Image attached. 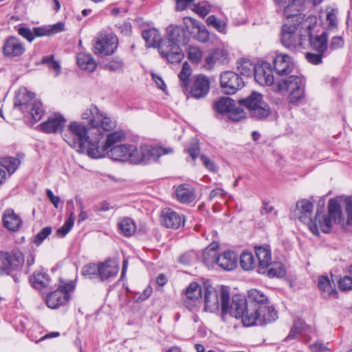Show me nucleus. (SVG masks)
<instances>
[{
    "mask_svg": "<svg viewBox=\"0 0 352 352\" xmlns=\"http://www.w3.org/2000/svg\"><path fill=\"white\" fill-rule=\"evenodd\" d=\"M76 219V215L74 211H71L68 219L64 224L56 230V234L60 237H65L72 228Z\"/></svg>",
    "mask_w": 352,
    "mask_h": 352,
    "instance_id": "45",
    "label": "nucleus"
},
{
    "mask_svg": "<svg viewBox=\"0 0 352 352\" xmlns=\"http://www.w3.org/2000/svg\"><path fill=\"white\" fill-rule=\"evenodd\" d=\"M64 140L78 151L82 152L87 149L89 156L90 148L94 147L92 144H96L94 141L96 140V135L94 136L91 128H88L84 123L71 122L64 134Z\"/></svg>",
    "mask_w": 352,
    "mask_h": 352,
    "instance_id": "6",
    "label": "nucleus"
},
{
    "mask_svg": "<svg viewBox=\"0 0 352 352\" xmlns=\"http://www.w3.org/2000/svg\"><path fill=\"white\" fill-rule=\"evenodd\" d=\"M255 253L258 261L257 271L259 274H264V270L272 263L271 250L268 246H259L255 248Z\"/></svg>",
    "mask_w": 352,
    "mask_h": 352,
    "instance_id": "27",
    "label": "nucleus"
},
{
    "mask_svg": "<svg viewBox=\"0 0 352 352\" xmlns=\"http://www.w3.org/2000/svg\"><path fill=\"white\" fill-rule=\"evenodd\" d=\"M118 47V38L113 34H101L95 45V54L110 55Z\"/></svg>",
    "mask_w": 352,
    "mask_h": 352,
    "instance_id": "16",
    "label": "nucleus"
},
{
    "mask_svg": "<svg viewBox=\"0 0 352 352\" xmlns=\"http://www.w3.org/2000/svg\"><path fill=\"white\" fill-rule=\"evenodd\" d=\"M295 63L293 58L287 54L279 53L273 58V67L278 76H287L294 70Z\"/></svg>",
    "mask_w": 352,
    "mask_h": 352,
    "instance_id": "17",
    "label": "nucleus"
},
{
    "mask_svg": "<svg viewBox=\"0 0 352 352\" xmlns=\"http://www.w3.org/2000/svg\"><path fill=\"white\" fill-rule=\"evenodd\" d=\"M201 160L204 164V166L211 172H216L217 170V167L214 164V163L211 161L208 157L205 155L201 156Z\"/></svg>",
    "mask_w": 352,
    "mask_h": 352,
    "instance_id": "62",
    "label": "nucleus"
},
{
    "mask_svg": "<svg viewBox=\"0 0 352 352\" xmlns=\"http://www.w3.org/2000/svg\"><path fill=\"white\" fill-rule=\"evenodd\" d=\"M75 285L72 280L67 283L61 282L58 288L46 296V305L51 309H57L65 305L70 298L69 292L73 291Z\"/></svg>",
    "mask_w": 352,
    "mask_h": 352,
    "instance_id": "14",
    "label": "nucleus"
},
{
    "mask_svg": "<svg viewBox=\"0 0 352 352\" xmlns=\"http://www.w3.org/2000/svg\"><path fill=\"white\" fill-rule=\"evenodd\" d=\"M344 210L346 214V220L342 215V207L340 202L336 199H330L328 202V214L331 221L336 224L340 225L345 230H349V226H352V196L344 199Z\"/></svg>",
    "mask_w": 352,
    "mask_h": 352,
    "instance_id": "10",
    "label": "nucleus"
},
{
    "mask_svg": "<svg viewBox=\"0 0 352 352\" xmlns=\"http://www.w3.org/2000/svg\"><path fill=\"white\" fill-rule=\"evenodd\" d=\"M2 222L4 228L10 232L19 230L22 225L21 217L12 208L5 210L2 215Z\"/></svg>",
    "mask_w": 352,
    "mask_h": 352,
    "instance_id": "24",
    "label": "nucleus"
},
{
    "mask_svg": "<svg viewBox=\"0 0 352 352\" xmlns=\"http://www.w3.org/2000/svg\"><path fill=\"white\" fill-rule=\"evenodd\" d=\"M166 32L167 39L159 45V52L170 63H179L184 56L180 47L188 42V32L179 25H170Z\"/></svg>",
    "mask_w": 352,
    "mask_h": 352,
    "instance_id": "3",
    "label": "nucleus"
},
{
    "mask_svg": "<svg viewBox=\"0 0 352 352\" xmlns=\"http://www.w3.org/2000/svg\"><path fill=\"white\" fill-rule=\"evenodd\" d=\"M197 259V254L194 251H190L182 254L178 261L183 265H190Z\"/></svg>",
    "mask_w": 352,
    "mask_h": 352,
    "instance_id": "55",
    "label": "nucleus"
},
{
    "mask_svg": "<svg viewBox=\"0 0 352 352\" xmlns=\"http://www.w3.org/2000/svg\"><path fill=\"white\" fill-rule=\"evenodd\" d=\"M256 65L248 58H241L237 61V70L241 75L250 77L254 74Z\"/></svg>",
    "mask_w": 352,
    "mask_h": 352,
    "instance_id": "36",
    "label": "nucleus"
},
{
    "mask_svg": "<svg viewBox=\"0 0 352 352\" xmlns=\"http://www.w3.org/2000/svg\"><path fill=\"white\" fill-rule=\"evenodd\" d=\"M219 78L221 87L226 94H234L244 86L242 78L234 72H222Z\"/></svg>",
    "mask_w": 352,
    "mask_h": 352,
    "instance_id": "15",
    "label": "nucleus"
},
{
    "mask_svg": "<svg viewBox=\"0 0 352 352\" xmlns=\"http://www.w3.org/2000/svg\"><path fill=\"white\" fill-rule=\"evenodd\" d=\"M41 64L47 66L50 70L54 72V76H58L61 72L60 63L54 59L53 54L43 56L41 59Z\"/></svg>",
    "mask_w": 352,
    "mask_h": 352,
    "instance_id": "40",
    "label": "nucleus"
},
{
    "mask_svg": "<svg viewBox=\"0 0 352 352\" xmlns=\"http://www.w3.org/2000/svg\"><path fill=\"white\" fill-rule=\"evenodd\" d=\"M76 59L77 64L80 69L89 72H93L96 70L97 63L91 54L79 53Z\"/></svg>",
    "mask_w": 352,
    "mask_h": 352,
    "instance_id": "32",
    "label": "nucleus"
},
{
    "mask_svg": "<svg viewBox=\"0 0 352 352\" xmlns=\"http://www.w3.org/2000/svg\"><path fill=\"white\" fill-rule=\"evenodd\" d=\"M229 119L233 121H239L245 118V113L243 109L239 107H236L235 104L230 108L227 114Z\"/></svg>",
    "mask_w": 352,
    "mask_h": 352,
    "instance_id": "52",
    "label": "nucleus"
},
{
    "mask_svg": "<svg viewBox=\"0 0 352 352\" xmlns=\"http://www.w3.org/2000/svg\"><path fill=\"white\" fill-rule=\"evenodd\" d=\"M322 54L323 53L318 52V54L307 52L305 54V58L309 63L313 65H318L322 61Z\"/></svg>",
    "mask_w": 352,
    "mask_h": 352,
    "instance_id": "59",
    "label": "nucleus"
},
{
    "mask_svg": "<svg viewBox=\"0 0 352 352\" xmlns=\"http://www.w3.org/2000/svg\"><path fill=\"white\" fill-rule=\"evenodd\" d=\"M30 282L35 289H42L47 287L50 282V278L46 271L37 270L34 272L30 278Z\"/></svg>",
    "mask_w": 352,
    "mask_h": 352,
    "instance_id": "34",
    "label": "nucleus"
},
{
    "mask_svg": "<svg viewBox=\"0 0 352 352\" xmlns=\"http://www.w3.org/2000/svg\"><path fill=\"white\" fill-rule=\"evenodd\" d=\"M3 55L9 58L21 56L25 52V46L16 36H8L3 46Z\"/></svg>",
    "mask_w": 352,
    "mask_h": 352,
    "instance_id": "19",
    "label": "nucleus"
},
{
    "mask_svg": "<svg viewBox=\"0 0 352 352\" xmlns=\"http://www.w3.org/2000/svg\"><path fill=\"white\" fill-rule=\"evenodd\" d=\"M234 104V100L228 97H222L214 102V109L220 113H227Z\"/></svg>",
    "mask_w": 352,
    "mask_h": 352,
    "instance_id": "41",
    "label": "nucleus"
},
{
    "mask_svg": "<svg viewBox=\"0 0 352 352\" xmlns=\"http://www.w3.org/2000/svg\"><path fill=\"white\" fill-rule=\"evenodd\" d=\"M305 82L302 76L292 75L282 78L277 83V91L280 94L289 93L288 100L296 104L305 97Z\"/></svg>",
    "mask_w": 352,
    "mask_h": 352,
    "instance_id": "9",
    "label": "nucleus"
},
{
    "mask_svg": "<svg viewBox=\"0 0 352 352\" xmlns=\"http://www.w3.org/2000/svg\"><path fill=\"white\" fill-rule=\"evenodd\" d=\"M82 120H88L93 133L96 135L103 131H110L116 127V121L96 105L91 104L81 115Z\"/></svg>",
    "mask_w": 352,
    "mask_h": 352,
    "instance_id": "7",
    "label": "nucleus"
},
{
    "mask_svg": "<svg viewBox=\"0 0 352 352\" xmlns=\"http://www.w3.org/2000/svg\"><path fill=\"white\" fill-rule=\"evenodd\" d=\"M142 36L145 41L146 46L148 47H158L162 43V39L160 33L155 28H150L143 30Z\"/></svg>",
    "mask_w": 352,
    "mask_h": 352,
    "instance_id": "31",
    "label": "nucleus"
},
{
    "mask_svg": "<svg viewBox=\"0 0 352 352\" xmlns=\"http://www.w3.org/2000/svg\"><path fill=\"white\" fill-rule=\"evenodd\" d=\"M238 256L233 251H225L219 255L218 267L225 271H232L237 266Z\"/></svg>",
    "mask_w": 352,
    "mask_h": 352,
    "instance_id": "28",
    "label": "nucleus"
},
{
    "mask_svg": "<svg viewBox=\"0 0 352 352\" xmlns=\"http://www.w3.org/2000/svg\"><path fill=\"white\" fill-rule=\"evenodd\" d=\"M123 67L124 63L118 57L113 58L103 65L104 69L113 72H120L123 70Z\"/></svg>",
    "mask_w": 352,
    "mask_h": 352,
    "instance_id": "48",
    "label": "nucleus"
},
{
    "mask_svg": "<svg viewBox=\"0 0 352 352\" xmlns=\"http://www.w3.org/2000/svg\"><path fill=\"white\" fill-rule=\"evenodd\" d=\"M21 161L14 157H4L0 158V166L5 168L10 175L13 174L19 168Z\"/></svg>",
    "mask_w": 352,
    "mask_h": 352,
    "instance_id": "39",
    "label": "nucleus"
},
{
    "mask_svg": "<svg viewBox=\"0 0 352 352\" xmlns=\"http://www.w3.org/2000/svg\"><path fill=\"white\" fill-rule=\"evenodd\" d=\"M308 228L316 236L319 235V230L324 233H329L332 228L331 217L327 214H321L318 211L314 219L309 223Z\"/></svg>",
    "mask_w": 352,
    "mask_h": 352,
    "instance_id": "18",
    "label": "nucleus"
},
{
    "mask_svg": "<svg viewBox=\"0 0 352 352\" xmlns=\"http://www.w3.org/2000/svg\"><path fill=\"white\" fill-rule=\"evenodd\" d=\"M170 148H164L161 146L142 145L138 149L135 145L122 144L116 145L105 151L111 159L115 161L129 162L131 164H148L156 161L160 156L172 153Z\"/></svg>",
    "mask_w": 352,
    "mask_h": 352,
    "instance_id": "2",
    "label": "nucleus"
},
{
    "mask_svg": "<svg viewBox=\"0 0 352 352\" xmlns=\"http://www.w3.org/2000/svg\"><path fill=\"white\" fill-rule=\"evenodd\" d=\"M215 60L218 63L226 64L228 62L229 54L226 50L217 48L212 50Z\"/></svg>",
    "mask_w": 352,
    "mask_h": 352,
    "instance_id": "53",
    "label": "nucleus"
},
{
    "mask_svg": "<svg viewBox=\"0 0 352 352\" xmlns=\"http://www.w3.org/2000/svg\"><path fill=\"white\" fill-rule=\"evenodd\" d=\"M118 230L121 234L129 237L136 231V225L134 220L130 217H122L118 222Z\"/></svg>",
    "mask_w": 352,
    "mask_h": 352,
    "instance_id": "35",
    "label": "nucleus"
},
{
    "mask_svg": "<svg viewBox=\"0 0 352 352\" xmlns=\"http://www.w3.org/2000/svg\"><path fill=\"white\" fill-rule=\"evenodd\" d=\"M192 70L190 65L188 62H184L182 65V69L179 74H178V77L182 82V86L184 88L187 89L189 82V78L191 75Z\"/></svg>",
    "mask_w": 352,
    "mask_h": 352,
    "instance_id": "49",
    "label": "nucleus"
},
{
    "mask_svg": "<svg viewBox=\"0 0 352 352\" xmlns=\"http://www.w3.org/2000/svg\"><path fill=\"white\" fill-rule=\"evenodd\" d=\"M193 28L197 30L195 35V38L201 43H206L209 40V32L206 29L205 26L196 20L192 21Z\"/></svg>",
    "mask_w": 352,
    "mask_h": 352,
    "instance_id": "42",
    "label": "nucleus"
},
{
    "mask_svg": "<svg viewBox=\"0 0 352 352\" xmlns=\"http://www.w3.org/2000/svg\"><path fill=\"white\" fill-rule=\"evenodd\" d=\"M219 244L213 242L210 243L203 252L202 262L209 269H214L218 267L217 259H219L218 253Z\"/></svg>",
    "mask_w": 352,
    "mask_h": 352,
    "instance_id": "26",
    "label": "nucleus"
},
{
    "mask_svg": "<svg viewBox=\"0 0 352 352\" xmlns=\"http://www.w3.org/2000/svg\"><path fill=\"white\" fill-rule=\"evenodd\" d=\"M99 278L104 281L111 278L116 277L119 271L118 265L112 260H107L100 263Z\"/></svg>",
    "mask_w": 352,
    "mask_h": 352,
    "instance_id": "30",
    "label": "nucleus"
},
{
    "mask_svg": "<svg viewBox=\"0 0 352 352\" xmlns=\"http://www.w3.org/2000/svg\"><path fill=\"white\" fill-rule=\"evenodd\" d=\"M162 221L166 228L177 229L184 224V218L171 208H165L162 211Z\"/></svg>",
    "mask_w": 352,
    "mask_h": 352,
    "instance_id": "25",
    "label": "nucleus"
},
{
    "mask_svg": "<svg viewBox=\"0 0 352 352\" xmlns=\"http://www.w3.org/2000/svg\"><path fill=\"white\" fill-rule=\"evenodd\" d=\"M254 76L256 82L262 86L272 85L274 81L271 64L266 61L256 65Z\"/></svg>",
    "mask_w": 352,
    "mask_h": 352,
    "instance_id": "20",
    "label": "nucleus"
},
{
    "mask_svg": "<svg viewBox=\"0 0 352 352\" xmlns=\"http://www.w3.org/2000/svg\"><path fill=\"white\" fill-rule=\"evenodd\" d=\"M25 261L23 254L20 252H0V275L14 276L20 271Z\"/></svg>",
    "mask_w": 352,
    "mask_h": 352,
    "instance_id": "13",
    "label": "nucleus"
},
{
    "mask_svg": "<svg viewBox=\"0 0 352 352\" xmlns=\"http://www.w3.org/2000/svg\"><path fill=\"white\" fill-rule=\"evenodd\" d=\"M104 136V133H99L96 135V144L89 151V157L98 159L105 156V151L115 146L116 144L120 142L125 138V133L123 131H116L108 134L104 144H100V140Z\"/></svg>",
    "mask_w": 352,
    "mask_h": 352,
    "instance_id": "12",
    "label": "nucleus"
},
{
    "mask_svg": "<svg viewBox=\"0 0 352 352\" xmlns=\"http://www.w3.org/2000/svg\"><path fill=\"white\" fill-rule=\"evenodd\" d=\"M100 263H89L82 267L81 273L83 276L93 279L96 278H99L100 273Z\"/></svg>",
    "mask_w": 352,
    "mask_h": 352,
    "instance_id": "43",
    "label": "nucleus"
},
{
    "mask_svg": "<svg viewBox=\"0 0 352 352\" xmlns=\"http://www.w3.org/2000/svg\"><path fill=\"white\" fill-rule=\"evenodd\" d=\"M188 153L192 160H195L198 157L199 154V140L197 139H194L192 141L191 146L188 149Z\"/></svg>",
    "mask_w": 352,
    "mask_h": 352,
    "instance_id": "60",
    "label": "nucleus"
},
{
    "mask_svg": "<svg viewBox=\"0 0 352 352\" xmlns=\"http://www.w3.org/2000/svg\"><path fill=\"white\" fill-rule=\"evenodd\" d=\"M206 23L208 25L212 26L219 33L223 34L227 33V23L223 20L219 19L216 16H209L206 19Z\"/></svg>",
    "mask_w": 352,
    "mask_h": 352,
    "instance_id": "44",
    "label": "nucleus"
},
{
    "mask_svg": "<svg viewBox=\"0 0 352 352\" xmlns=\"http://www.w3.org/2000/svg\"><path fill=\"white\" fill-rule=\"evenodd\" d=\"M265 273L268 277L272 278H282L286 275V270L284 265L280 263L272 262L269 267L264 270Z\"/></svg>",
    "mask_w": 352,
    "mask_h": 352,
    "instance_id": "37",
    "label": "nucleus"
},
{
    "mask_svg": "<svg viewBox=\"0 0 352 352\" xmlns=\"http://www.w3.org/2000/svg\"><path fill=\"white\" fill-rule=\"evenodd\" d=\"M294 3L289 4L284 9V15L288 21L282 27L281 43L284 47L292 50L297 51L302 48V36L297 31L299 25L302 23V16L299 14L298 10L293 12Z\"/></svg>",
    "mask_w": 352,
    "mask_h": 352,
    "instance_id": "4",
    "label": "nucleus"
},
{
    "mask_svg": "<svg viewBox=\"0 0 352 352\" xmlns=\"http://www.w3.org/2000/svg\"><path fill=\"white\" fill-rule=\"evenodd\" d=\"M34 29V36L40 37L43 36H50L52 34V30L49 27L41 26L35 27Z\"/></svg>",
    "mask_w": 352,
    "mask_h": 352,
    "instance_id": "61",
    "label": "nucleus"
},
{
    "mask_svg": "<svg viewBox=\"0 0 352 352\" xmlns=\"http://www.w3.org/2000/svg\"><path fill=\"white\" fill-rule=\"evenodd\" d=\"M210 90V81L204 75H198L191 87L190 94L192 98L199 99L205 97Z\"/></svg>",
    "mask_w": 352,
    "mask_h": 352,
    "instance_id": "21",
    "label": "nucleus"
},
{
    "mask_svg": "<svg viewBox=\"0 0 352 352\" xmlns=\"http://www.w3.org/2000/svg\"><path fill=\"white\" fill-rule=\"evenodd\" d=\"M344 45V40L341 36H334L331 41L329 47L331 50H338Z\"/></svg>",
    "mask_w": 352,
    "mask_h": 352,
    "instance_id": "63",
    "label": "nucleus"
},
{
    "mask_svg": "<svg viewBox=\"0 0 352 352\" xmlns=\"http://www.w3.org/2000/svg\"><path fill=\"white\" fill-rule=\"evenodd\" d=\"M241 267L245 270H250L255 265L253 254L250 252H244L240 256Z\"/></svg>",
    "mask_w": 352,
    "mask_h": 352,
    "instance_id": "47",
    "label": "nucleus"
},
{
    "mask_svg": "<svg viewBox=\"0 0 352 352\" xmlns=\"http://www.w3.org/2000/svg\"><path fill=\"white\" fill-rule=\"evenodd\" d=\"M65 119L59 114H54L40 124L41 131L47 133L61 132L63 129Z\"/></svg>",
    "mask_w": 352,
    "mask_h": 352,
    "instance_id": "23",
    "label": "nucleus"
},
{
    "mask_svg": "<svg viewBox=\"0 0 352 352\" xmlns=\"http://www.w3.org/2000/svg\"><path fill=\"white\" fill-rule=\"evenodd\" d=\"M239 103L247 108L252 118L258 120L265 119L271 113L270 107L263 100V95L256 91L246 98L239 100Z\"/></svg>",
    "mask_w": 352,
    "mask_h": 352,
    "instance_id": "11",
    "label": "nucleus"
},
{
    "mask_svg": "<svg viewBox=\"0 0 352 352\" xmlns=\"http://www.w3.org/2000/svg\"><path fill=\"white\" fill-rule=\"evenodd\" d=\"M294 212L299 220L308 226L309 223L313 219H311L313 204L306 199L299 200L296 204Z\"/></svg>",
    "mask_w": 352,
    "mask_h": 352,
    "instance_id": "22",
    "label": "nucleus"
},
{
    "mask_svg": "<svg viewBox=\"0 0 352 352\" xmlns=\"http://www.w3.org/2000/svg\"><path fill=\"white\" fill-rule=\"evenodd\" d=\"M51 233L52 228L50 226L45 227L34 236L33 242L37 245H40Z\"/></svg>",
    "mask_w": 352,
    "mask_h": 352,
    "instance_id": "54",
    "label": "nucleus"
},
{
    "mask_svg": "<svg viewBox=\"0 0 352 352\" xmlns=\"http://www.w3.org/2000/svg\"><path fill=\"white\" fill-rule=\"evenodd\" d=\"M318 287L324 298L336 296L338 293L336 289L333 287L331 282L327 276H320L318 280Z\"/></svg>",
    "mask_w": 352,
    "mask_h": 352,
    "instance_id": "33",
    "label": "nucleus"
},
{
    "mask_svg": "<svg viewBox=\"0 0 352 352\" xmlns=\"http://www.w3.org/2000/svg\"><path fill=\"white\" fill-rule=\"evenodd\" d=\"M15 30L19 35L25 38L28 42L31 43L34 39V29L26 28L23 25H19L14 27Z\"/></svg>",
    "mask_w": 352,
    "mask_h": 352,
    "instance_id": "51",
    "label": "nucleus"
},
{
    "mask_svg": "<svg viewBox=\"0 0 352 352\" xmlns=\"http://www.w3.org/2000/svg\"><path fill=\"white\" fill-rule=\"evenodd\" d=\"M339 287L341 290H351L352 289V276H344L338 282Z\"/></svg>",
    "mask_w": 352,
    "mask_h": 352,
    "instance_id": "58",
    "label": "nucleus"
},
{
    "mask_svg": "<svg viewBox=\"0 0 352 352\" xmlns=\"http://www.w3.org/2000/svg\"><path fill=\"white\" fill-rule=\"evenodd\" d=\"M310 43L312 47L318 53H324L327 49V35L323 32L316 37H310Z\"/></svg>",
    "mask_w": 352,
    "mask_h": 352,
    "instance_id": "38",
    "label": "nucleus"
},
{
    "mask_svg": "<svg viewBox=\"0 0 352 352\" xmlns=\"http://www.w3.org/2000/svg\"><path fill=\"white\" fill-rule=\"evenodd\" d=\"M217 60H215L214 55L213 52L212 51L208 56L205 58L204 67L207 69H212L214 65L217 63Z\"/></svg>",
    "mask_w": 352,
    "mask_h": 352,
    "instance_id": "64",
    "label": "nucleus"
},
{
    "mask_svg": "<svg viewBox=\"0 0 352 352\" xmlns=\"http://www.w3.org/2000/svg\"><path fill=\"white\" fill-rule=\"evenodd\" d=\"M227 193L223 189L217 188L213 189L209 196V199L210 201H215V202H218L219 199H223Z\"/></svg>",
    "mask_w": 352,
    "mask_h": 352,
    "instance_id": "57",
    "label": "nucleus"
},
{
    "mask_svg": "<svg viewBox=\"0 0 352 352\" xmlns=\"http://www.w3.org/2000/svg\"><path fill=\"white\" fill-rule=\"evenodd\" d=\"M175 193L177 200L182 204L191 203L196 198L193 188L187 184H182L177 186Z\"/></svg>",
    "mask_w": 352,
    "mask_h": 352,
    "instance_id": "29",
    "label": "nucleus"
},
{
    "mask_svg": "<svg viewBox=\"0 0 352 352\" xmlns=\"http://www.w3.org/2000/svg\"><path fill=\"white\" fill-rule=\"evenodd\" d=\"M203 52L197 47L189 46L188 48V58L194 63H199L202 58Z\"/></svg>",
    "mask_w": 352,
    "mask_h": 352,
    "instance_id": "50",
    "label": "nucleus"
},
{
    "mask_svg": "<svg viewBox=\"0 0 352 352\" xmlns=\"http://www.w3.org/2000/svg\"><path fill=\"white\" fill-rule=\"evenodd\" d=\"M34 98V93L28 91L25 89H21L15 98L14 106L22 113L30 115L36 122L41 119L45 111L41 101Z\"/></svg>",
    "mask_w": 352,
    "mask_h": 352,
    "instance_id": "8",
    "label": "nucleus"
},
{
    "mask_svg": "<svg viewBox=\"0 0 352 352\" xmlns=\"http://www.w3.org/2000/svg\"><path fill=\"white\" fill-rule=\"evenodd\" d=\"M248 297L236 294L231 302V316L241 319L244 326H263L278 318L277 311L269 305L268 297L263 292L251 289Z\"/></svg>",
    "mask_w": 352,
    "mask_h": 352,
    "instance_id": "1",
    "label": "nucleus"
},
{
    "mask_svg": "<svg viewBox=\"0 0 352 352\" xmlns=\"http://www.w3.org/2000/svg\"><path fill=\"white\" fill-rule=\"evenodd\" d=\"M204 309L211 313L221 311V316L224 320L226 314L231 316V303L230 304V292L227 287H214L210 285H204Z\"/></svg>",
    "mask_w": 352,
    "mask_h": 352,
    "instance_id": "5",
    "label": "nucleus"
},
{
    "mask_svg": "<svg viewBox=\"0 0 352 352\" xmlns=\"http://www.w3.org/2000/svg\"><path fill=\"white\" fill-rule=\"evenodd\" d=\"M193 10L199 16H206L210 11V6L206 1L195 5Z\"/></svg>",
    "mask_w": 352,
    "mask_h": 352,
    "instance_id": "56",
    "label": "nucleus"
},
{
    "mask_svg": "<svg viewBox=\"0 0 352 352\" xmlns=\"http://www.w3.org/2000/svg\"><path fill=\"white\" fill-rule=\"evenodd\" d=\"M202 289L200 285L195 283H191L186 289V296L191 300H199L201 296Z\"/></svg>",
    "mask_w": 352,
    "mask_h": 352,
    "instance_id": "46",
    "label": "nucleus"
}]
</instances>
